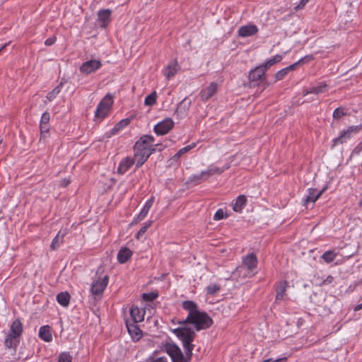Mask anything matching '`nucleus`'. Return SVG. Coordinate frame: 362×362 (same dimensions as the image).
Wrapping results in <instances>:
<instances>
[{
  "mask_svg": "<svg viewBox=\"0 0 362 362\" xmlns=\"http://www.w3.org/2000/svg\"><path fill=\"white\" fill-rule=\"evenodd\" d=\"M39 337L45 341H51L52 340V335L50 327L48 325L41 327L39 330Z\"/></svg>",
  "mask_w": 362,
  "mask_h": 362,
  "instance_id": "393cba45",
  "label": "nucleus"
},
{
  "mask_svg": "<svg viewBox=\"0 0 362 362\" xmlns=\"http://www.w3.org/2000/svg\"><path fill=\"white\" fill-rule=\"evenodd\" d=\"M154 141L153 136L151 135H144L134 145V148H145L149 146L150 143Z\"/></svg>",
  "mask_w": 362,
  "mask_h": 362,
  "instance_id": "a211bd4d",
  "label": "nucleus"
},
{
  "mask_svg": "<svg viewBox=\"0 0 362 362\" xmlns=\"http://www.w3.org/2000/svg\"><path fill=\"white\" fill-rule=\"evenodd\" d=\"M192 104V101L188 98H185L177 105L175 112L186 115Z\"/></svg>",
  "mask_w": 362,
  "mask_h": 362,
  "instance_id": "412c9836",
  "label": "nucleus"
},
{
  "mask_svg": "<svg viewBox=\"0 0 362 362\" xmlns=\"http://www.w3.org/2000/svg\"><path fill=\"white\" fill-rule=\"evenodd\" d=\"M63 86V83L61 82L57 87H55L52 91L49 92L46 96V98L49 101H52L57 95L60 93L62 88Z\"/></svg>",
  "mask_w": 362,
  "mask_h": 362,
  "instance_id": "2f4dec72",
  "label": "nucleus"
},
{
  "mask_svg": "<svg viewBox=\"0 0 362 362\" xmlns=\"http://www.w3.org/2000/svg\"><path fill=\"white\" fill-rule=\"evenodd\" d=\"M346 112L344 111L343 107L336 108L333 112V117L334 119H340L342 116L345 115Z\"/></svg>",
  "mask_w": 362,
  "mask_h": 362,
  "instance_id": "a19ab883",
  "label": "nucleus"
},
{
  "mask_svg": "<svg viewBox=\"0 0 362 362\" xmlns=\"http://www.w3.org/2000/svg\"><path fill=\"white\" fill-rule=\"evenodd\" d=\"M154 202V198L152 197L151 199H149L141 210L140 213L138 214L136 219L132 222V223H137L139 221H142L148 214L150 209L151 208L153 203Z\"/></svg>",
  "mask_w": 362,
  "mask_h": 362,
  "instance_id": "ddd939ff",
  "label": "nucleus"
},
{
  "mask_svg": "<svg viewBox=\"0 0 362 362\" xmlns=\"http://www.w3.org/2000/svg\"><path fill=\"white\" fill-rule=\"evenodd\" d=\"M359 204V206H362V199L360 201V202H359V204Z\"/></svg>",
  "mask_w": 362,
  "mask_h": 362,
  "instance_id": "e2e57ef3",
  "label": "nucleus"
},
{
  "mask_svg": "<svg viewBox=\"0 0 362 362\" xmlns=\"http://www.w3.org/2000/svg\"><path fill=\"white\" fill-rule=\"evenodd\" d=\"M362 309V303L354 308V311H358Z\"/></svg>",
  "mask_w": 362,
  "mask_h": 362,
  "instance_id": "bf43d9fd",
  "label": "nucleus"
},
{
  "mask_svg": "<svg viewBox=\"0 0 362 362\" xmlns=\"http://www.w3.org/2000/svg\"><path fill=\"white\" fill-rule=\"evenodd\" d=\"M327 87H328V85L326 83H325V82L320 83L316 86H313V87L306 89L304 91L305 92L304 95H308L310 93H313V94L317 95L320 93H322L327 90Z\"/></svg>",
  "mask_w": 362,
  "mask_h": 362,
  "instance_id": "aec40b11",
  "label": "nucleus"
},
{
  "mask_svg": "<svg viewBox=\"0 0 362 362\" xmlns=\"http://www.w3.org/2000/svg\"><path fill=\"white\" fill-rule=\"evenodd\" d=\"M108 281L109 276L105 275L102 279L99 278L93 281L90 288L91 293L93 295L102 294L108 284Z\"/></svg>",
  "mask_w": 362,
  "mask_h": 362,
  "instance_id": "423d86ee",
  "label": "nucleus"
},
{
  "mask_svg": "<svg viewBox=\"0 0 362 362\" xmlns=\"http://www.w3.org/2000/svg\"><path fill=\"white\" fill-rule=\"evenodd\" d=\"M127 330L134 340H139L141 337V331L135 323L126 324Z\"/></svg>",
  "mask_w": 362,
  "mask_h": 362,
  "instance_id": "f3484780",
  "label": "nucleus"
},
{
  "mask_svg": "<svg viewBox=\"0 0 362 362\" xmlns=\"http://www.w3.org/2000/svg\"><path fill=\"white\" fill-rule=\"evenodd\" d=\"M258 28L254 24H247L238 29V35L242 37L252 36L257 33Z\"/></svg>",
  "mask_w": 362,
  "mask_h": 362,
  "instance_id": "9d476101",
  "label": "nucleus"
},
{
  "mask_svg": "<svg viewBox=\"0 0 362 362\" xmlns=\"http://www.w3.org/2000/svg\"><path fill=\"white\" fill-rule=\"evenodd\" d=\"M195 146V144L193 143L190 145H188L182 148H181L180 150L178 151V152H177L175 156H174V158L175 159H177L179 158L181 155H182L183 153H187V151H190L191 149H192Z\"/></svg>",
  "mask_w": 362,
  "mask_h": 362,
  "instance_id": "c9c22d12",
  "label": "nucleus"
},
{
  "mask_svg": "<svg viewBox=\"0 0 362 362\" xmlns=\"http://www.w3.org/2000/svg\"><path fill=\"white\" fill-rule=\"evenodd\" d=\"M361 148H359L358 147H356L355 149H354V152L356 153H358L360 151Z\"/></svg>",
  "mask_w": 362,
  "mask_h": 362,
  "instance_id": "680f3d73",
  "label": "nucleus"
},
{
  "mask_svg": "<svg viewBox=\"0 0 362 362\" xmlns=\"http://www.w3.org/2000/svg\"><path fill=\"white\" fill-rule=\"evenodd\" d=\"M207 180V177L204 171L199 175H194L189 178L188 183H193L194 185H199L202 181Z\"/></svg>",
  "mask_w": 362,
  "mask_h": 362,
  "instance_id": "7c9ffc66",
  "label": "nucleus"
},
{
  "mask_svg": "<svg viewBox=\"0 0 362 362\" xmlns=\"http://www.w3.org/2000/svg\"><path fill=\"white\" fill-rule=\"evenodd\" d=\"M324 190H322L320 192H317V189L315 188H310L308 189V194L305 197L303 202L304 205H308L309 203H314L315 202L319 197L322 195Z\"/></svg>",
  "mask_w": 362,
  "mask_h": 362,
  "instance_id": "f8f14e48",
  "label": "nucleus"
},
{
  "mask_svg": "<svg viewBox=\"0 0 362 362\" xmlns=\"http://www.w3.org/2000/svg\"><path fill=\"white\" fill-rule=\"evenodd\" d=\"M336 257L337 254L332 250L327 251L321 256L322 259L327 263L333 262Z\"/></svg>",
  "mask_w": 362,
  "mask_h": 362,
  "instance_id": "72a5a7b5",
  "label": "nucleus"
},
{
  "mask_svg": "<svg viewBox=\"0 0 362 362\" xmlns=\"http://www.w3.org/2000/svg\"><path fill=\"white\" fill-rule=\"evenodd\" d=\"M220 286L218 284L209 285L206 288L207 294L214 295L220 291Z\"/></svg>",
  "mask_w": 362,
  "mask_h": 362,
  "instance_id": "58836bf2",
  "label": "nucleus"
},
{
  "mask_svg": "<svg viewBox=\"0 0 362 362\" xmlns=\"http://www.w3.org/2000/svg\"><path fill=\"white\" fill-rule=\"evenodd\" d=\"M218 89V84L212 82L210 85L200 92V97L203 101H206L211 98L216 92Z\"/></svg>",
  "mask_w": 362,
  "mask_h": 362,
  "instance_id": "1a4fd4ad",
  "label": "nucleus"
},
{
  "mask_svg": "<svg viewBox=\"0 0 362 362\" xmlns=\"http://www.w3.org/2000/svg\"><path fill=\"white\" fill-rule=\"evenodd\" d=\"M134 162L136 168L141 167L151 156V152L146 153L144 148H134Z\"/></svg>",
  "mask_w": 362,
  "mask_h": 362,
  "instance_id": "6e6552de",
  "label": "nucleus"
},
{
  "mask_svg": "<svg viewBox=\"0 0 362 362\" xmlns=\"http://www.w3.org/2000/svg\"><path fill=\"white\" fill-rule=\"evenodd\" d=\"M313 59H314L313 55H312V54L306 55L304 57L299 59L298 61V63L299 64V65L307 64L309 62L312 61Z\"/></svg>",
  "mask_w": 362,
  "mask_h": 362,
  "instance_id": "a18cd8bd",
  "label": "nucleus"
},
{
  "mask_svg": "<svg viewBox=\"0 0 362 362\" xmlns=\"http://www.w3.org/2000/svg\"><path fill=\"white\" fill-rule=\"evenodd\" d=\"M265 69L261 65L252 69L249 73V79L251 81H258L262 80V77L265 74Z\"/></svg>",
  "mask_w": 362,
  "mask_h": 362,
  "instance_id": "9b49d317",
  "label": "nucleus"
},
{
  "mask_svg": "<svg viewBox=\"0 0 362 362\" xmlns=\"http://www.w3.org/2000/svg\"><path fill=\"white\" fill-rule=\"evenodd\" d=\"M19 343V339L11 336V334H8L6 339H5V346L6 348L11 349L13 348L14 350H16L18 344Z\"/></svg>",
  "mask_w": 362,
  "mask_h": 362,
  "instance_id": "c85d7f7f",
  "label": "nucleus"
},
{
  "mask_svg": "<svg viewBox=\"0 0 362 362\" xmlns=\"http://www.w3.org/2000/svg\"><path fill=\"white\" fill-rule=\"evenodd\" d=\"M309 1L310 0H300L299 4H298L295 8L296 10L303 8Z\"/></svg>",
  "mask_w": 362,
  "mask_h": 362,
  "instance_id": "864d4df0",
  "label": "nucleus"
},
{
  "mask_svg": "<svg viewBox=\"0 0 362 362\" xmlns=\"http://www.w3.org/2000/svg\"><path fill=\"white\" fill-rule=\"evenodd\" d=\"M178 69H179V65L177 64V60L175 59L169 63V64L167 66V67L163 71V74L168 79H170L173 76H175V74L177 73Z\"/></svg>",
  "mask_w": 362,
  "mask_h": 362,
  "instance_id": "2eb2a0df",
  "label": "nucleus"
},
{
  "mask_svg": "<svg viewBox=\"0 0 362 362\" xmlns=\"http://www.w3.org/2000/svg\"><path fill=\"white\" fill-rule=\"evenodd\" d=\"M288 287V283L286 281H284L279 283L278 286L276 288V300H283L286 288Z\"/></svg>",
  "mask_w": 362,
  "mask_h": 362,
  "instance_id": "a878e982",
  "label": "nucleus"
},
{
  "mask_svg": "<svg viewBox=\"0 0 362 362\" xmlns=\"http://www.w3.org/2000/svg\"><path fill=\"white\" fill-rule=\"evenodd\" d=\"M113 104V98L107 94L100 102L96 109L95 116L97 118L104 119L110 112Z\"/></svg>",
  "mask_w": 362,
  "mask_h": 362,
  "instance_id": "7ed1b4c3",
  "label": "nucleus"
},
{
  "mask_svg": "<svg viewBox=\"0 0 362 362\" xmlns=\"http://www.w3.org/2000/svg\"><path fill=\"white\" fill-rule=\"evenodd\" d=\"M132 255V252L129 248L122 247L117 254V260L119 263L124 264L130 259Z\"/></svg>",
  "mask_w": 362,
  "mask_h": 362,
  "instance_id": "6ab92c4d",
  "label": "nucleus"
},
{
  "mask_svg": "<svg viewBox=\"0 0 362 362\" xmlns=\"http://www.w3.org/2000/svg\"><path fill=\"white\" fill-rule=\"evenodd\" d=\"M274 64L273 60L272 59H268L267 62H265L264 64H262L261 66L265 69V71H267L269 68H270Z\"/></svg>",
  "mask_w": 362,
  "mask_h": 362,
  "instance_id": "8fccbe9b",
  "label": "nucleus"
},
{
  "mask_svg": "<svg viewBox=\"0 0 362 362\" xmlns=\"http://www.w3.org/2000/svg\"><path fill=\"white\" fill-rule=\"evenodd\" d=\"M155 145H149L146 148H144V151L148 153L151 152V155L156 151Z\"/></svg>",
  "mask_w": 362,
  "mask_h": 362,
  "instance_id": "5fc2aeb1",
  "label": "nucleus"
},
{
  "mask_svg": "<svg viewBox=\"0 0 362 362\" xmlns=\"http://www.w3.org/2000/svg\"><path fill=\"white\" fill-rule=\"evenodd\" d=\"M288 71L286 68L281 69L275 74V78L276 81L282 80L287 74Z\"/></svg>",
  "mask_w": 362,
  "mask_h": 362,
  "instance_id": "79ce46f5",
  "label": "nucleus"
},
{
  "mask_svg": "<svg viewBox=\"0 0 362 362\" xmlns=\"http://www.w3.org/2000/svg\"><path fill=\"white\" fill-rule=\"evenodd\" d=\"M23 332L22 323L20 320H14L11 325V331L9 334L19 338Z\"/></svg>",
  "mask_w": 362,
  "mask_h": 362,
  "instance_id": "4be33fe9",
  "label": "nucleus"
},
{
  "mask_svg": "<svg viewBox=\"0 0 362 362\" xmlns=\"http://www.w3.org/2000/svg\"><path fill=\"white\" fill-rule=\"evenodd\" d=\"M157 94L156 91L152 92L147 95L144 100V104L146 106H152L156 103Z\"/></svg>",
  "mask_w": 362,
  "mask_h": 362,
  "instance_id": "f704fd0d",
  "label": "nucleus"
},
{
  "mask_svg": "<svg viewBox=\"0 0 362 362\" xmlns=\"http://www.w3.org/2000/svg\"><path fill=\"white\" fill-rule=\"evenodd\" d=\"M134 163V158L127 157L122 160L117 168V173L119 174H124Z\"/></svg>",
  "mask_w": 362,
  "mask_h": 362,
  "instance_id": "dca6fc26",
  "label": "nucleus"
},
{
  "mask_svg": "<svg viewBox=\"0 0 362 362\" xmlns=\"http://www.w3.org/2000/svg\"><path fill=\"white\" fill-rule=\"evenodd\" d=\"M225 215H224V212L222 209H218L217 210V211L215 213L214 216V219L216 220V221H218V220H221V219H223L224 218Z\"/></svg>",
  "mask_w": 362,
  "mask_h": 362,
  "instance_id": "de8ad7c7",
  "label": "nucleus"
},
{
  "mask_svg": "<svg viewBox=\"0 0 362 362\" xmlns=\"http://www.w3.org/2000/svg\"><path fill=\"white\" fill-rule=\"evenodd\" d=\"M224 168H220L215 166H210L206 170L204 171L206 177L214 175V174H221L224 171Z\"/></svg>",
  "mask_w": 362,
  "mask_h": 362,
  "instance_id": "473e14b6",
  "label": "nucleus"
},
{
  "mask_svg": "<svg viewBox=\"0 0 362 362\" xmlns=\"http://www.w3.org/2000/svg\"><path fill=\"white\" fill-rule=\"evenodd\" d=\"M272 59L273 60V62L275 64L281 62V60L282 59V57L280 54H276Z\"/></svg>",
  "mask_w": 362,
  "mask_h": 362,
  "instance_id": "6e6d98bb",
  "label": "nucleus"
},
{
  "mask_svg": "<svg viewBox=\"0 0 362 362\" xmlns=\"http://www.w3.org/2000/svg\"><path fill=\"white\" fill-rule=\"evenodd\" d=\"M70 183V181L69 180H63L60 184L62 187H66Z\"/></svg>",
  "mask_w": 362,
  "mask_h": 362,
  "instance_id": "13d9d810",
  "label": "nucleus"
},
{
  "mask_svg": "<svg viewBox=\"0 0 362 362\" xmlns=\"http://www.w3.org/2000/svg\"><path fill=\"white\" fill-rule=\"evenodd\" d=\"M147 362H168L166 357H158V358H149Z\"/></svg>",
  "mask_w": 362,
  "mask_h": 362,
  "instance_id": "09e8293b",
  "label": "nucleus"
},
{
  "mask_svg": "<svg viewBox=\"0 0 362 362\" xmlns=\"http://www.w3.org/2000/svg\"><path fill=\"white\" fill-rule=\"evenodd\" d=\"M182 308L189 313L185 320L177 322L182 327L191 324L194 326L196 331H200L208 329L212 325L213 320L206 313L200 311L194 301H184Z\"/></svg>",
  "mask_w": 362,
  "mask_h": 362,
  "instance_id": "f03ea898",
  "label": "nucleus"
},
{
  "mask_svg": "<svg viewBox=\"0 0 362 362\" xmlns=\"http://www.w3.org/2000/svg\"><path fill=\"white\" fill-rule=\"evenodd\" d=\"M158 297V294L154 292L148 293H143L142 294V298L148 302H151L153 300H155Z\"/></svg>",
  "mask_w": 362,
  "mask_h": 362,
  "instance_id": "ea45409f",
  "label": "nucleus"
},
{
  "mask_svg": "<svg viewBox=\"0 0 362 362\" xmlns=\"http://www.w3.org/2000/svg\"><path fill=\"white\" fill-rule=\"evenodd\" d=\"M361 128V126H351L346 130H344L340 133V135L333 139L332 147L337 144H342L349 139L352 134L357 133Z\"/></svg>",
  "mask_w": 362,
  "mask_h": 362,
  "instance_id": "20e7f679",
  "label": "nucleus"
},
{
  "mask_svg": "<svg viewBox=\"0 0 362 362\" xmlns=\"http://www.w3.org/2000/svg\"><path fill=\"white\" fill-rule=\"evenodd\" d=\"M130 315L134 323L141 322L144 319V314H142V311L137 307H132L131 308Z\"/></svg>",
  "mask_w": 362,
  "mask_h": 362,
  "instance_id": "cd10ccee",
  "label": "nucleus"
},
{
  "mask_svg": "<svg viewBox=\"0 0 362 362\" xmlns=\"http://www.w3.org/2000/svg\"><path fill=\"white\" fill-rule=\"evenodd\" d=\"M40 129L41 134V139L45 136V134H47L49 131V127L48 124H41L40 123Z\"/></svg>",
  "mask_w": 362,
  "mask_h": 362,
  "instance_id": "37998d69",
  "label": "nucleus"
},
{
  "mask_svg": "<svg viewBox=\"0 0 362 362\" xmlns=\"http://www.w3.org/2000/svg\"><path fill=\"white\" fill-rule=\"evenodd\" d=\"M72 356L69 352H62L58 356L57 362H71Z\"/></svg>",
  "mask_w": 362,
  "mask_h": 362,
  "instance_id": "4c0bfd02",
  "label": "nucleus"
},
{
  "mask_svg": "<svg viewBox=\"0 0 362 362\" xmlns=\"http://www.w3.org/2000/svg\"><path fill=\"white\" fill-rule=\"evenodd\" d=\"M152 223H153L152 221H148L140 228V230L138 231V233L136 235L137 239H139L141 237H142L145 234L147 229L151 226Z\"/></svg>",
  "mask_w": 362,
  "mask_h": 362,
  "instance_id": "e433bc0d",
  "label": "nucleus"
},
{
  "mask_svg": "<svg viewBox=\"0 0 362 362\" xmlns=\"http://www.w3.org/2000/svg\"><path fill=\"white\" fill-rule=\"evenodd\" d=\"M174 122L171 118H166L154 127V132L158 135L166 134L173 127Z\"/></svg>",
  "mask_w": 362,
  "mask_h": 362,
  "instance_id": "39448f33",
  "label": "nucleus"
},
{
  "mask_svg": "<svg viewBox=\"0 0 362 362\" xmlns=\"http://www.w3.org/2000/svg\"><path fill=\"white\" fill-rule=\"evenodd\" d=\"M173 332L181 340L185 355L177 345L173 343L165 344L164 351L170 356L173 362H189L194 348L192 344L196 336L194 330L184 326L173 329Z\"/></svg>",
  "mask_w": 362,
  "mask_h": 362,
  "instance_id": "f257e3e1",
  "label": "nucleus"
},
{
  "mask_svg": "<svg viewBox=\"0 0 362 362\" xmlns=\"http://www.w3.org/2000/svg\"><path fill=\"white\" fill-rule=\"evenodd\" d=\"M286 361H287V357H282V358H279L275 360H273L272 358H269V359L264 360L262 362H286Z\"/></svg>",
  "mask_w": 362,
  "mask_h": 362,
  "instance_id": "3c124183",
  "label": "nucleus"
},
{
  "mask_svg": "<svg viewBox=\"0 0 362 362\" xmlns=\"http://www.w3.org/2000/svg\"><path fill=\"white\" fill-rule=\"evenodd\" d=\"M299 64L298 63V62H296V63L286 67V69L287 70L288 72H289L290 71L295 69L296 67Z\"/></svg>",
  "mask_w": 362,
  "mask_h": 362,
  "instance_id": "4d7b16f0",
  "label": "nucleus"
},
{
  "mask_svg": "<svg viewBox=\"0 0 362 362\" xmlns=\"http://www.w3.org/2000/svg\"><path fill=\"white\" fill-rule=\"evenodd\" d=\"M101 66V62L99 60L91 59L83 63L80 67V71L83 74H89L100 69Z\"/></svg>",
  "mask_w": 362,
  "mask_h": 362,
  "instance_id": "0eeeda50",
  "label": "nucleus"
},
{
  "mask_svg": "<svg viewBox=\"0 0 362 362\" xmlns=\"http://www.w3.org/2000/svg\"><path fill=\"white\" fill-rule=\"evenodd\" d=\"M111 11L110 9H103L98 11V21L100 25L105 28L110 21Z\"/></svg>",
  "mask_w": 362,
  "mask_h": 362,
  "instance_id": "4468645a",
  "label": "nucleus"
},
{
  "mask_svg": "<svg viewBox=\"0 0 362 362\" xmlns=\"http://www.w3.org/2000/svg\"><path fill=\"white\" fill-rule=\"evenodd\" d=\"M49 120H50V115L48 112L45 111L41 117L40 123L45 124H48L49 122Z\"/></svg>",
  "mask_w": 362,
  "mask_h": 362,
  "instance_id": "c03bdc74",
  "label": "nucleus"
},
{
  "mask_svg": "<svg viewBox=\"0 0 362 362\" xmlns=\"http://www.w3.org/2000/svg\"><path fill=\"white\" fill-rule=\"evenodd\" d=\"M55 41L56 37L53 36L52 37H49L48 39H47L45 42V45L46 46H51L54 44Z\"/></svg>",
  "mask_w": 362,
  "mask_h": 362,
  "instance_id": "603ef678",
  "label": "nucleus"
},
{
  "mask_svg": "<svg viewBox=\"0 0 362 362\" xmlns=\"http://www.w3.org/2000/svg\"><path fill=\"white\" fill-rule=\"evenodd\" d=\"M57 302L62 306L66 307L69 304L70 295L68 292H62L57 296Z\"/></svg>",
  "mask_w": 362,
  "mask_h": 362,
  "instance_id": "c756f323",
  "label": "nucleus"
},
{
  "mask_svg": "<svg viewBox=\"0 0 362 362\" xmlns=\"http://www.w3.org/2000/svg\"><path fill=\"white\" fill-rule=\"evenodd\" d=\"M129 123V119H124V120H122L120 121L115 127V128L112 129V132L113 133L115 134V132H118V130L122 128V127L124 126H126Z\"/></svg>",
  "mask_w": 362,
  "mask_h": 362,
  "instance_id": "49530a36",
  "label": "nucleus"
},
{
  "mask_svg": "<svg viewBox=\"0 0 362 362\" xmlns=\"http://www.w3.org/2000/svg\"><path fill=\"white\" fill-rule=\"evenodd\" d=\"M243 264L249 270L256 268L257 259L255 254L251 253L243 258Z\"/></svg>",
  "mask_w": 362,
  "mask_h": 362,
  "instance_id": "5701e85b",
  "label": "nucleus"
},
{
  "mask_svg": "<svg viewBox=\"0 0 362 362\" xmlns=\"http://www.w3.org/2000/svg\"><path fill=\"white\" fill-rule=\"evenodd\" d=\"M66 232L65 230L64 231H62V230L59 231L57 235L53 239L52 244L50 245V247L52 248V250H54L59 247L60 244L62 243L64 238L66 235Z\"/></svg>",
  "mask_w": 362,
  "mask_h": 362,
  "instance_id": "bb28decb",
  "label": "nucleus"
},
{
  "mask_svg": "<svg viewBox=\"0 0 362 362\" xmlns=\"http://www.w3.org/2000/svg\"><path fill=\"white\" fill-rule=\"evenodd\" d=\"M7 45H8V44H7V43H6V44H4V45L0 46V53L1 52V51H2L3 49H4L6 48V47Z\"/></svg>",
  "mask_w": 362,
  "mask_h": 362,
  "instance_id": "052dcab7",
  "label": "nucleus"
},
{
  "mask_svg": "<svg viewBox=\"0 0 362 362\" xmlns=\"http://www.w3.org/2000/svg\"><path fill=\"white\" fill-rule=\"evenodd\" d=\"M247 203V197L244 194L239 195L233 204V209L236 212H241Z\"/></svg>",
  "mask_w": 362,
  "mask_h": 362,
  "instance_id": "b1692460",
  "label": "nucleus"
}]
</instances>
